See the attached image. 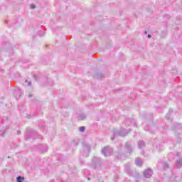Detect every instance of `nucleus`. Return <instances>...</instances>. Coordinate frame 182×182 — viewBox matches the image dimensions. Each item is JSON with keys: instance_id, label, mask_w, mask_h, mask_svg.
<instances>
[{"instance_id": "9", "label": "nucleus", "mask_w": 182, "mask_h": 182, "mask_svg": "<svg viewBox=\"0 0 182 182\" xmlns=\"http://www.w3.org/2000/svg\"><path fill=\"white\" fill-rule=\"evenodd\" d=\"M125 147H126V149H127V150H131V149H132L130 145H129L128 144H126Z\"/></svg>"}, {"instance_id": "15", "label": "nucleus", "mask_w": 182, "mask_h": 182, "mask_svg": "<svg viewBox=\"0 0 182 182\" xmlns=\"http://www.w3.org/2000/svg\"><path fill=\"white\" fill-rule=\"evenodd\" d=\"M48 150V148H46V151Z\"/></svg>"}, {"instance_id": "2", "label": "nucleus", "mask_w": 182, "mask_h": 182, "mask_svg": "<svg viewBox=\"0 0 182 182\" xmlns=\"http://www.w3.org/2000/svg\"><path fill=\"white\" fill-rule=\"evenodd\" d=\"M144 177H146V178H150L151 176H153V171L150 168H147L146 170H145V171L144 172Z\"/></svg>"}, {"instance_id": "7", "label": "nucleus", "mask_w": 182, "mask_h": 182, "mask_svg": "<svg viewBox=\"0 0 182 182\" xmlns=\"http://www.w3.org/2000/svg\"><path fill=\"white\" fill-rule=\"evenodd\" d=\"M23 180H25V178L22 176L17 177V182H22Z\"/></svg>"}, {"instance_id": "17", "label": "nucleus", "mask_w": 182, "mask_h": 182, "mask_svg": "<svg viewBox=\"0 0 182 182\" xmlns=\"http://www.w3.org/2000/svg\"><path fill=\"white\" fill-rule=\"evenodd\" d=\"M88 180H90V178H88Z\"/></svg>"}, {"instance_id": "13", "label": "nucleus", "mask_w": 182, "mask_h": 182, "mask_svg": "<svg viewBox=\"0 0 182 182\" xmlns=\"http://www.w3.org/2000/svg\"><path fill=\"white\" fill-rule=\"evenodd\" d=\"M31 82H28V86H31Z\"/></svg>"}, {"instance_id": "14", "label": "nucleus", "mask_w": 182, "mask_h": 182, "mask_svg": "<svg viewBox=\"0 0 182 182\" xmlns=\"http://www.w3.org/2000/svg\"><path fill=\"white\" fill-rule=\"evenodd\" d=\"M19 133H21L19 131H18V134H19Z\"/></svg>"}, {"instance_id": "12", "label": "nucleus", "mask_w": 182, "mask_h": 182, "mask_svg": "<svg viewBox=\"0 0 182 182\" xmlns=\"http://www.w3.org/2000/svg\"><path fill=\"white\" fill-rule=\"evenodd\" d=\"M148 38H151V35L149 34Z\"/></svg>"}, {"instance_id": "11", "label": "nucleus", "mask_w": 182, "mask_h": 182, "mask_svg": "<svg viewBox=\"0 0 182 182\" xmlns=\"http://www.w3.org/2000/svg\"><path fill=\"white\" fill-rule=\"evenodd\" d=\"M86 119V116L83 115V117L82 118H79V120H83Z\"/></svg>"}, {"instance_id": "3", "label": "nucleus", "mask_w": 182, "mask_h": 182, "mask_svg": "<svg viewBox=\"0 0 182 182\" xmlns=\"http://www.w3.org/2000/svg\"><path fill=\"white\" fill-rule=\"evenodd\" d=\"M135 163H136V166H139V167H141V166H143V161L140 158H137L135 160Z\"/></svg>"}, {"instance_id": "6", "label": "nucleus", "mask_w": 182, "mask_h": 182, "mask_svg": "<svg viewBox=\"0 0 182 182\" xmlns=\"http://www.w3.org/2000/svg\"><path fill=\"white\" fill-rule=\"evenodd\" d=\"M176 166L178 167H182V159L176 161Z\"/></svg>"}, {"instance_id": "4", "label": "nucleus", "mask_w": 182, "mask_h": 182, "mask_svg": "<svg viewBox=\"0 0 182 182\" xmlns=\"http://www.w3.org/2000/svg\"><path fill=\"white\" fill-rule=\"evenodd\" d=\"M95 79H97L98 80H102V77H103V75L102 73H97L95 75Z\"/></svg>"}, {"instance_id": "1", "label": "nucleus", "mask_w": 182, "mask_h": 182, "mask_svg": "<svg viewBox=\"0 0 182 182\" xmlns=\"http://www.w3.org/2000/svg\"><path fill=\"white\" fill-rule=\"evenodd\" d=\"M112 151L111 148L109 146L104 147L102 149V154H104V156H105V157L110 156V154H112Z\"/></svg>"}, {"instance_id": "10", "label": "nucleus", "mask_w": 182, "mask_h": 182, "mask_svg": "<svg viewBox=\"0 0 182 182\" xmlns=\"http://www.w3.org/2000/svg\"><path fill=\"white\" fill-rule=\"evenodd\" d=\"M31 9H35V4L31 5Z\"/></svg>"}, {"instance_id": "18", "label": "nucleus", "mask_w": 182, "mask_h": 182, "mask_svg": "<svg viewBox=\"0 0 182 182\" xmlns=\"http://www.w3.org/2000/svg\"><path fill=\"white\" fill-rule=\"evenodd\" d=\"M145 33H147V31H146Z\"/></svg>"}, {"instance_id": "16", "label": "nucleus", "mask_w": 182, "mask_h": 182, "mask_svg": "<svg viewBox=\"0 0 182 182\" xmlns=\"http://www.w3.org/2000/svg\"><path fill=\"white\" fill-rule=\"evenodd\" d=\"M111 139H112V140H114V138H112Z\"/></svg>"}, {"instance_id": "8", "label": "nucleus", "mask_w": 182, "mask_h": 182, "mask_svg": "<svg viewBox=\"0 0 182 182\" xmlns=\"http://www.w3.org/2000/svg\"><path fill=\"white\" fill-rule=\"evenodd\" d=\"M85 127H80L79 128V130H80V132H85Z\"/></svg>"}, {"instance_id": "5", "label": "nucleus", "mask_w": 182, "mask_h": 182, "mask_svg": "<svg viewBox=\"0 0 182 182\" xmlns=\"http://www.w3.org/2000/svg\"><path fill=\"white\" fill-rule=\"evenodd\" d=\"M138 146L139 149H141L143 147H144L145 144L144 142L143 141H140L138 142Z\"/></svg>"}]
</instances>
